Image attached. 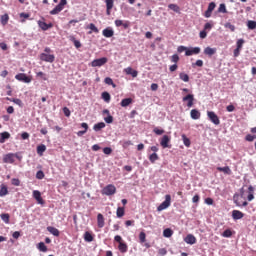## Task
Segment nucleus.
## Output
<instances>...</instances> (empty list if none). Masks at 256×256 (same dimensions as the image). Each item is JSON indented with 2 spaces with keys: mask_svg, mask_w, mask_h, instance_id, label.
<instances>
[{
  "mask_svg": "<svg viewBox=\"0 0 256 256\" xmlns=\"http://www.w3.org/2000/svg\"><path fill=\"white\" fill-rule=\"evenodd\" d=\"M243 195H245V190L243 188L240 189V195L234 194L233 200L237 207H247V205H249L247 201H241V199H243Z\"/></svg>",
  "mask_w": 256,
  "mask_h": 256,
  "instance_id": "f257e3e1",
  "label": "nucleus"
},
{
  "mask_svg": "<svg viewBox=\"0 0 256 256\" xmlns=\"http://www.w3.org/2000/svg\"><path fill=\"white\" fill-rule=\"evenodd\" d=\"M116 193H117V188L113 184H109L102 189V195L111 196V195H115Z\"/></svg>",
  "mask_w": 256,
  "mask_h": 256,
  "instance_id": "f03ea898",
  "label": "nucleus"
},
{
  "mask_svg": "<svg viewBox=\"0 0 256 256\" xmlns=\"http://www.w3.org/2000/svg\"><path fill=\"white\" fill-rule=\"evenodd\" d=\"M65 5H67V0H61L60 3L50 11V15H59V13L65 9Z\"/></svg>",
  "mask_w": 256,
  "mask_h": 256,
  "instance_id": "7ed1b4c3",
  "label": "nucleus"
},
{
  "mask_svg": "<svg viewBox=\"0 0 256 256\" xmlns=\"http://www.w3.org/2000/svg\"><path fill=\"white\" fill-rule=\"evenodd\" d=\"M168 207H171V195L167 194L165 196L164 202H162L158 207L157 211H165V209H168Z\"/></svg>",
  "mask_w": 256,
  "mask_h": 256,
  "instance_id": "20e7f679",
  "label": "nucleus"
},
{
  "mask_svg": "<svg viewBox=\"0 0 256 256\" xmlns=\"http://www.w3.org/2000/svg\"><path fill=\"white\" fill-rule=\"evenodd\" d=\"M17 81H21L22 83H31L33 81V77L27 76L25 73H19L15 76Z\"/></svg>",
  "mask_w": 256,
  "mask_h": 256,
  "instance_id": "39448f33",
  "label": "nucleus"
},
{
  "mask_svg": "<svg viewBox=\"0 0 256 256\" xmlns=\"http://www.w3.org/2000/svg\"><path fill=\"white\" fill-rule=\"evenodd\" d=\"M207 115H208V118L211 121V123H213L214 125H220L221 124V120H219V116H217V114H215V112L208 111Z\"/></svg>",
  "mask_w": 256,
  "mask_h": 256,
  "instance_id": "423d86ee",
  "label": "nucleus"
},
{
  "mask_svg": "<svg viewBox=\"0 0 256 256\" xmlns=\"http://www.w3.org/2000/svg\"><path fill=\"white\" fill-rule=\"evenodd\" d=\"M40 61H45L46 63H53L55 61V55L41 53L40 54Z\"/></svg>",
  "mask_w": 256,
  "mask_h": 256,
  "instance_id": "0eeeda50",
  "label": "nucleus"
},
{
  "mask_svg": "<svg viewBox=\"0 0 256 256\" xmlns=\"http://www.w3.org/2000/svg\"><path fill=\"white\" fill-rule=\"evenodd\" d=\"M107 61H108L107 57L95 59L91 62V67H103V65H105Z\"/></svg>",
  "mask_w": 256,
  "mask_h": 256,
  "instance_id": "6e6552de",
  "label": "nucleus"
},
{
  "mask_svg": "<svg viewBox=\"0 0 256 256\" xmlns=\"http://www.w3.org/2000/svg\"><path fill=\"white\" fill-rule=\"evenodd\" d=\"M15 157L19 159V155L8 153L3 157V163H15Z\"/></svg>",
  "mask_w": 256,
  "mask_h": 256,
  "instance_id": "1a4fd4ad",
  "label": "nucleus"
},
{
  "mask_svg": "<svg viewBox=\"0 0 256 256\" xmlns=\"http://www.w3.org/2000/svg\"><path fill=\"white\" fill-rule=\"evenodd\" d=\"M182 101L187 102V107H193V102L195 101V96L193 94H187L182 98Z\"/></svg>",
  "mask_w": 256,
  "mask_h": 256,
  "instance_id": "9d476101",
  "label": "nucleus"
},
{
  "mask_svg": "<svg viewBox=\"0 0 256 256\" xmlns=\"http://www.w3.org/2000/svg\"><path fill=\"white\" fill-rule=\"evenodd\" d=\"M201 53V48L200 47H194L188 50H186L185 55L186 57H191V55H199Z\"/></svg>",
  "mask_w": 256,
  "mask_h": 256,
  "instance_id": "9b49d317",
  "label": "nucleus"
},
{
  "mask_svg": "<svg viewBox=\"0 0 256 256\" xmlns=\"http://www.w3.org/2000/svg\"><path fill=\"white\" fill-rule=\"evenodd\" d=\"M170 141H171V137H169L168 135H164L160 141L161 147H163V149H167V147H169Z\"/></svg>",
  "mask_w": 256,
  "mask_h": 256,
  "instance_id": "f8f14e48",
  "label": "nucleus"
},
{
  "mask_svg": "<svg viewBox=\"0 0 256 256\" xmlns=\"http://www.w3.org/2000/svg\"><path fill=\"white\" fill-rule=\"evenodd\" d=\"M185 243H187L188 245H195V243H197V238H195V236L193 234H188L185 238H184Z\"/></svg>",
  "mask_w": 256,
  "mask_h": 256,
  "instance_id": "ddd939ff",
  "label": "nucleus"
},
{
  "mask_svg": "<svg viewBox=\"0 0 256 256\" xmlns=\"http://www.w3.org/2000/svg\"><path fill=\"white\" fill-rule=\"evenodd\" d=\"M38 27H40V29H42V31H47L48 29H52L53 23L47 24L46 22L39 20Z\"/></svg>",
  "mask_w": 256,
  "mask_h": 256,
  "instance_id": "4468645a",
  "label": "nucleus"
},
{
  "mask_svg": "<svg viewBox=\"0 0 256 256\" xmlns=\"http://www.w3.org/2000/svg\"><path fill=\"white\" fill-rule=\"evenodd\" d=\"M115 0H105L106 4V15H111V9H113Z\"/></svg>",
  "mask_w": 256,
  "mask_h": 256,
  "instance_id": "2eb2a0df",
  "label": "nucleus"
},
{
  "mask_svg": "<svg viewBox=\"0 0 256 256\" xmlns=\"http://www.w3.org/2000/svg\"><path fill=\"white\" fill-rule=\"evenodd\" d=\"M243 217H245V214L239 210H233L232 211V219H234V221H237L239 219H243Z\"/></svg>",
  "mask_w": 256,
  "mask_h": 256,
  "instance_id": "dca6fc26",
  "label": "nucleus"
},
{
  "mask_svg": "<svg viewBox=\"0 0 256 256\" xmlns=\"http://www.w3.org/2000/svg\"><path fill=\"white\" fill-rule=\"evenodd\" d=\"M33 197L37 201V203H39V205H43V203H45L43 201V198L41 197V192L40 191L34 190L33 191Z\"/></svg>",
  "mask_w": 256,
  "mask_h": 256,
  "instance_id": "f3484780",
  "label": "nucleus"
},
{
  "mask_svg": "<svg viewBox=\"0 0 256 256\" xmlns=\"http://www.w3.org/2000/svg\"><path fill=\"white\" fill-rule=\"evenodd\" d=\"M97 225L99 229H103V227H105V217H103V214L101 213L97 215Z\"/></svg>",
  "mask_w": 256,
  "mask_h": 256,
  "instance_id": "a211bd4d",
  "label": "nucleus"
},
{
  "mask_svg": "<svg viewBox=\"0 0 256 256\" xmlns=\"http://www.w3.org/2000/svg\"><path fill=\"white\" fill-rule=\"evenodd\" d=\"M254 193H255V187L250 185L248 187V196H247L248 201H253V199H255Z\"/></svg>",
  "mask_w": 256,
  "mask_h": 256,
  "instance_id": "6ab92c4d",
  "label": "nucleus"
},
{
  "mask_svg": "<svg viewBox=\"0 0 256 256\" xmlns=\"http://www.w3.org/2000/svg\"><path fill=\"white\" fill-rule=\"evenodd\" d=\"M215 53H217V48L206 47L204 49V55H208V57H213Z\"/></svg>",
  "mask_w": 256,
  "mask_h": 256,
  "instance_id": "aec40b11",
  "label": "nucleus"
},
{
  "mask_svg": "<svg viewBox=\"0 0 256 256\" xmlns=\"http://www.w3.org/2000/svg\"><path fill=\"white\" fill-rule=\"evenodd\" d=\"M102 35L109 39V38L113 37V35H115V32L111 28H106L102 31Z\"/></svg>",
  "mask_w": 256,
  "mask_h": 256,
  "instance_id": "412c9836",
  "label": "nucleus"
},
{
  "mask_svg": "<svg viewBox=\"0 0 256 256\" xmlns=\"http://www.w3.org/2000/svg\"><path fill=\"white\" fill-rule=\"evenodd\" d=\"M190 117L194 120L201 119V112H199L197 109H192L190 112Z\"/></svg>",
  "mask_w": 256,
  "mask_h": 256,
  "instance_id": "4be33fe9",
  "label": "nucleus"
},
{
  "mask_svg": "<svg viewBox=\"0 0 256 256\" xmlns=\"http://www.w3.org/2000/svg\"><path fill=\"white\" fill-rule=\"evenodd\" d=\"M124 71L126 75H131L132 77H137L139 75V72L137 70H133L131 67H127Z\"/></svg>",
  "mask_w": 256,
  "mask_h": 256,
  "instance_id": "5701e85b",
  "label": "nucleus"
},
{
  "mask_svg": "<svg viewBox=\"0 0 256 256\" xmlns=\"http://www.w3.org/2000/svg\"><path fill=\"white\" fill-rule=\"evenodd\" d=\"M11 138V134L9 132H2L0 133V143H5L7 139Z\"/></svg>",
  "mask_w": 256,
  "mask_h": 256,
  "instance_id": "b1692460",
  "label": "nucleus"
},
{
  "mask_svg": "<svg viewBox=\"0 0 256 256\" xmlns=\"http://www.w3.org/2000/svg\"><path fill=\"white\" fill-rule=\"evenodd\" d=\"M5 195H9V189L5 184L0 186V197H5Z\"/></svg>",
  "mask_w": 256,
  "mask_h": 256,
  "instance_id": "393cba45",
  "label": "nucleus"
},
{
  "mask_svg": "<svg viewBox=\"0 0 256 256\" xmlns=\"http://www.w3.org/2000/svg\"><path fill=\"white\" fill-rule=\"evenodd\" d=\"M217 171H219L220 173H225V175H231V168H229V166H225V167H217Z\"/></svg>",
  "mask_w": 256,
  "mask_h": 256,
  "instance_id": "a878e982",
  "label": "nucleus"
},
{
  "mask_svg": "<svg viewBox=\"0 0 256 256\" xmlns=\"http://www.w3.org/2000/svg\"><path fill=\"white\" fill-rule=\"evenodd\" d=\"M47 231L51 233V235H54V237H59V229L53 227V226H48Z\"/></svg>",
  "mask_w": 256,
  "mask_h": 256,
  "instance_id": "bb28decb",
  "label": "nucleus"
},
{
  "mask_svg": "<svg viewBox=\"0 0 256 256\" xmlns=\"http://www.w3.org/2000/svg\"><path fill=\"white\" fill-rule=\"evenodd\" d=\"M118 249H119L120 253H127L129 247L127 246V243L122 242L118 245Z\"/></svg>",
  "mask_w": 256,
  "mask_h": 256,
  "instance_id": "cd10ccee",
  "label": "nucleus"
},
{
  "mask_svg": "<svg viewBox=\"0 0 256 256\" xmlns=\"http://www.w3.org/2000/svg\"><path fill=\"white\" fill-rule=\"evenodd\" d=\"M131 103H133V99L126 98L121 101L120 105H121V107H129V105H131Z\"/></svg>",
  "mask_w": 256,
  "mask_h": 256,
  "instance_id": "c85d7f7f",
  "label": "nucleus"
},
{
  "mask_svg": "<svg viewBox=\"0 0 256 256\" xmlns=\"http://www.w3.org/2000/svg\"><path fill=\"white\" fill-rule=\"evenodd\" d=\"M1 25L5 26L9 23V14H4L0 18Z\"/></svg>",
  "mask_w": 256,
  "mask_h": 256,
  "instance_id": "c756f323",
  "label": "nucleus"
},
{
  "mask_svg": "<svg viewBox=\"0 0 256 256\" xmlns=\"http://www.w3.org/2000/svg\"><path fill=\"white\" fill-rule=\"evenodd\" d=\"M7 101H11L12 103H15V105H18L19 107H23V101L19 98H6Z\"/></svg>",
  "mask_w": 256,
  "mask_h": 256,
  "instance_id": "7c9ffc66",
  "label": "nucleus"
},
{
  "mask_svg": "<svg viewBox=\"0 0 256 256\" xmlns=\"http://www.w3.org/2000/svg\"><path fill=\"white\" fill-rule=\"evenodd\" d=\"M168 9H171V11H174V13H180L181 8L177 4H169Z\"/></svg>",
  "mask_w": 256,
  "mask_h": 256,
  "instance_id": "2f4dec72",
  "label": "nucleus"
},
{
  "mask_svg": "<svg viewBox=\"0 0 256 256\" xmlns=\"http://www.w3.org/2000/svg\"><path fill=\"white\" fill-rule=\"evenodd\" d=\"M94 131H101V129H105V123L104 122H100L97 123L93 126Z\"/></svg>",
  "mask_w": 256,
  "mask_h": 256,
  "instance_id": "473e14b6",
  "label": "nucleus"
},
{
  "mask_svg": "<svg viewBox=\"0 0 256 256\" xmlns=\"http://www.w3.org/2000/svg\"><path fill=\"white\" fill-rule=\"evenodd\" d=\"M47 151V146L45 144H41L37 146V153L41 156L43 155V152Z\"/></svg>",
  "mask_w": 256,
  "mask_h": 256,
  "instance_id": "72a5a7b5",
  "label": "nucleus"
},
{
  "mask_svg": "<svg viewBox=\"0 0 256 256\" xmlns=\"http://www.w3.org/2000/svg\"><path fill=\"white\" fill-rule=\"evenodd\" d=\"M37 249H39L42 253H47V246L44 242H39L37 245Z\"/></svg>",
  "mask_w": 256,
  "mask_h": 256,
  "instance_id": "f704fd0d",
  "label": "nucleus"
},
{
  "mask_svg": "<svg viewBox=\"0 0 256 256\" xmlns=\"http://www.w3.org/2000/svg\"><path fill=\"white\" fill-rule=\"evenodd\" d=\"M182 141L185 147H191V140L185 134H182Z\"/></svg>",
  "mask_w": 256,
  "mask_h": 256,
  "instance_id": "c9c22d12",
  "label": "nucleus"
},
{
  "mask_svg": "<svg viewBox=\"0 0 256 256\" xmlns=\"http://www.w3.org/2000/svg\"><path fill=\"white\" fill-rule=\"evenodd\" d=\"M163 236L167 238L173 237V230H171L170 228L164 229Z\"/></svg>",
  "mask_w": 256,
  "mask_h": 256,
  "instance_id": "e433bc0d",
  "label": "nucleus"
},
{
  "mask_svg": "<svg viewBox=\"0 0 256 256\" xmlns=\"http://www.w3.org/2000/svg\"><path fill=\"white\" fill-rule=\"evenodd\" d=\"M84 240L87 241V243H91V241H93V235L90 232H85Z\"/></svg>",
  "mask_w": 256,
  "mask_h": 256,
  "instance_id": "4c0bfd02",
  "label": "nucleus"
},
{
  "mask_svg": "<svg viewBox=\"0 0 256 256\" xmlns=\"http://www.w3.org/2000/svg\"><path fill=\"white\" fill-rule=\"evenodd\" d=\"M150 163H155V161H159V155L157 153H152L149 156Z\"/></svg>",
  "mask_w": 256,
  "mask_h": 256,
  "instance_id": "58836bf2",
  "label": "nucleus"
},
{
  "mask_svg": "<svg viewBox=\"0 0 256 256\" xmlns=\"http://www.w3.org/2000/svg\"><path fill=\"white\" fill-rule=\"evenodd\" d=\"M117 217L121 218L125 215V208L124 207H118L116 211Z\"/></svg>",
  "mask_w": 256,
  "mask_h": 256,
  "instance_id": "ea45409f",
  "label": "nucleus"
},
{
  "mask_svg": "<svg viewBox=\"0 0 256 256\" xmlns=\"http://www.w3.org/2000/svg\"><path fill=\"white\" fill-rule=\"evenodd\" d=\"M102 99H103L106 103H109V101H111V94H109V92H103V93H102Z\"/></svg>",
  "mask_w": 256,
  "mask_h": 256,
  "instance_id": "a19ab883",
  "label": "nucleus"
},
{
  "mask_svg": "<svg viewBox=\"0 0 256 256\" xmlns=\"http://www.w3.org/2000/svg\"><path fill=\"white\" fill-rule=\"evenodd\" d=\"M2 221H4V223L9 224V219H11V216L7 213L1 214L0 215Z\"/></svg>",
  "mask_w": 256,
  "mask_h": 256,
  "instance_id": "79ce46f5",
  "label": "nucleus"
},
{
  "mask_svg": "<svg viewBox=\"0 0 256 256\" xmlns=\"http://www.w3.org/2000/svg\"><path fill=\"white\" fill-rule=\"evenodd\" d=\"M139 241L141 244H143V243H145V241H147V234H145V232H140Z\"/></svg>",
  "mask_w": 256,
  "mask_h": 256,
  "instance_id": "37998d69",
  "label": "nucleus"
},
{
  "mask_svg": "<svg viewBox=\"0 0 256 256\" xmlns=\"http://www.w3.org/2000/svg\"><path fill=\"white\" fill-rule=\"evenodd\" d=\"M179 78L181 79V81H184L185 83H188L189 81V75L183 72L179 74Z\"/></svg>",
  "mask_w": 256,
  "mask_h": 256,
  "instance_id": "c03bdc74",
  "label": "nucleus"
},
{
  "mask_svg": "<svg viewBox=\"0 0 256 256\" xmlns=\"http://www.w3.org/2000/svg\"><path fill=\"white\" fill-rule=\"evenodd\" d=\"M247 27H248V29H251V30L256 29V21L249 20L247 22Z\"/></svg>",
  "mask_w": 256,
  "mask_h": 256,
  "instance_id": "a18cd8bd",
  "label": "nucleus"
},
{
  "mask_svg": "<svg viewBox=\"0 0 256 256\" xmlns=\"http://www.w3.org/2000/svg\"><path fill=\"white\" fill-rule=\"evenodd\" d=\"M87 29H91L93 31V33H99V28H97V26H95V24L90 23L87 27Z\"/></svg>",
  "mask_w": 256,
  "mask_h": 256,
  "instance_id": "49530a36",
  "label": "nucleus"
},
{
  "mask_svg": "<svg viewBox=\"0 0 256 256\" xmlns=\"http://www.w3.org/2000/svg\"><path fill=\"white\" fill-rule=\"evenodd\" d=\"M233 235V232L231 231V229H226L223 233H222V237H226L229 238Z\"/></svg>",
  "mask_w": 256,
  "mask_h": 256,
  "instance_id": "de8ad7c7",
  "label": "nucleus"
},
{
  "mask_svg": "<svg viewBox=\"0 0 256 256\" xmlns=\"http://www.w3.org/2000/svg\"><path fill=\"white\" fill-rule=\"evenodd\" d=\"M104 83H106V85H112V87H117L115 83H113V79H111L110 77H106Z\"/></svg>",
  "mask_w": 256,
  "mask_h": 256,
  "instance_id": "09e8293b",
  "label": "nucleus"
},
{
  "mask_svg": "<svg viewBox=\"0 0 256 256\" xmlns=\"http://www.w3.org/2000/svg\"><path fill=\"white\" fill-rule=\"evenodd\" d=\"M255 139H256V135L247 134L245 137V140L249 141L250 143L255 141Z\"/></svg>",
  "mask_w": 256,
  "mask_h": 256,
  "instance_id": "8fccbe9b",
  "label": "nucleus"
},
{
  "mask_svg": "<svg viewBox=\"0 0 256 256\" xmlns=\"http://www.w3.org/2000/svg\"><path fill=\"white\" fill-rule=\"evenodd\" d=\"M244 43H245V40L239 39V40L237 41V43H236V45H237L236 49H240V50L243 49Z\"/></svg>",
  "mask_w": 256,
  "mask_h": 256,
  "instance_id": "3c124183",
  "label": "nucleus"
},
{
  "mask_svg": "<svg viewBox=\"0 0 256 256\" xmlns=\"http://www.w3.org/2000/svg\"><path fill=\"white\" fill-rule=\"evenodd\" d=\"M36 76L40 77V79H42L43 81H47V74H45L43 72L36 73Z\"/></svg>",
  "mask_w": 256,
  "mask_h": 256,
  "instance_id": "603ef678",
  "label": "nucleus"
},
{
  "mask_svg": "<svg viewBox=\"0 0 256 256\" xmlns=\"http://www.w3.org/2000/svg\"><path fill=\"white\" fill-rule=\"evenodd\" d=\"M218 11L219 13H227V7L225 6V4H220Z\"/></svg>",
  "mask_w": 256,
  "mask_h": 256,
  "instance_id": "864d4df0",
  "label": "nucleus"
},
{
  "mask_svg": "<svg viewBox=\"0 0 256 256\" xmlns=\"http://www.w3.org/2000/svg\"><path fill=\"white\" fill-rule=\"evenodd\" d=\"M224 27L226 28V29H230V31H235V25H233V24H231V23H229V22H227L225 25H224Z\"/></svg>",
  "mask_w": 256,
  "mask_h": 256,
  "instance_id": "5fc2aeb1",
  "label": "nucleus"
},
{
  "mask_svg": "<svg viewBox=\"0 0 256 256\" xmlns=\"http://www.w3.org/2000/svg\"><path fill=\"white\" fill-rule=\"evenodd\" d=\"M103 153H104L105 155H111V154L113 153V149H111V147H105V148L103 149Z\"/></svg>",
  "mask_w": 256,
  "mask_h": 256,
  "instance_id": "6e6d98bb",
  "label": "nucleus"
},
{
  "mask_svg": "<svg viewBox=\"0 0 256 256\" xmlns=\"http://www.w3.org/2000/svg\"><path fill=\"white\" fill-rule=\"evenodd\" d=\"M153 131L156 135H163L165 133V130L159 129L158 127L154 128Z\"/></svg>",
  "mask_w": 256,
  "mask_h": 256,
  "instance_id": "4d7b16f0",
  "label": "nucleus"
},
{
  "mask_svg": "<svg viewBox=\"0 0 256 256\" xmlns=\"http://www.w3.org/2000/svg\"><path fill=\"white\" fill-rule=\"evenodd\" d=\"M45 178V173H43V171L39 170L36 173V179H44Z\"/></svg>",
  "mask_w": 256,
  "mask_h": 256,
  "instance_id": "13d9d810",
  "label": "nucleus"
},
{
  "mask_svg": "<svg viewBox=\"0 0 256 256\" xmlns=\"http://www.w3.org/2000/svg\"><path fill=\"white\" fill-rule=\"evenodd\" d=\"M171 62L172 63H179V55L174 54L171 56Z\"/></svg>",
  "mask_w": 256,
  "mask_h": 256,
  "instance_id": "bf43d9fd",
  "label": "nucleus"
},
{
  "mask_svg": "<svg viewBox=\"0 0 256 256\" xmlns=\"http://www.w3.org/2000/svg\"><path fill=\"white\" fill-rule=\"evenodd\" d=\"M63 113H64L65 117H71V110H69V108L64 107Z\"/></svg>",
  "mask_w": 256,
  "mask_h": 256,
  "instance_id": "052dcab7",
  "label": "nucleus"
},
{
  "mask_svg": "<svg viewBox=\"0 0 256 256\" xmlns=\"http://www.w3.org/2000/svg\"><path fill=\"white\" fill-rule=\"evenodd\" d=\"M12 185H14L15 187H19V185H21V181L17 178L12 179Z\"/></svg>",
  "mask_w": 256,
  "mask_h": 256,
  "instance_id": "680f3d73",
  "label": "nucleus"
},
{
  "mask_svg": "<svg viewBox=\"0 0 256 256\" xmlns=\"http://www.w3.org/2000/svg\"><path fill=\"white\" fill-rule=\"evenodd\" d=\"M177 51H178V53H183V51H185V53H187L188 48L185 47V46H179V47L177 48Z\"/></svg>",
  "mask_w": 256,
  "mask_h": 256,
  "instance_id": "e2e57ef3",
  "label": "nucleus"
},
{
  "mask_svg": "<svg viewBox=\"0 0 256 256\" xmlns=\"http://www.w3.org/2000/svg\"><path fill=\"white\" fill-rule=\"evenodd\" d=\"M114 241H116V243H119L120 245V243H123V238L120 235H116L114 237Z\"/></svg>",
  "mask_w": 256,
  "mask_h": 256,
  "instance_id": "0e129e2a",
  "label": "nucleus"
},
{
  "mask_svg": "<svg viewBox=\"0 0 256 256\" xmlns=\"http://www.w3.org/2000/svg\"><path fill=\"white\" fill-rule=\"evenodd\" d=\"M104 121L106 123H113V116H111L110 114L104 118Z\"/></svg>",
  "mask_w": 256,
  "mask_h": 256,
  "instance_id": "69168bd1",
  "label": "nucleus"
},
{
  "mask_svg": "<svg viewBox=\"0 0 256 256\" xmlns=\"http://www.w3.org/2000/svg\"><path fill=\"white\" fill-rule=\"evenodd\" d=\"M158 253L161 256H165V255H167V249L161 248V249L158 250Z\"/></svg>",
  "mask_w": 256,
  "mask_h": 256,
  "instance_id": "338daca9",
  "label": "nucleus"
},
{
  "mask_svg": "<svg viewBox=\"0 0 256 256\" xmlns=\"http://www.w3.org/2000/svg\"><path fill=\"white\" fill-rule=\"evenodd\" d=\"M215 7H216V5H215V3L214 2H211L209 5H208V11H214L215 10Z\"/></svg>",
  "mask_w": 256,
  "mask_h": 256,
  "instance_id": "774afa93",
  "label": "nucleus"
}]
</instances>
